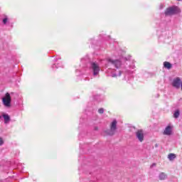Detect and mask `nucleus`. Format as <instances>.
Listing matches in <instances>:
<instances>
[{
	"label": "nucleus",
	"instance_id": "f257e3e1",
	"mask_svg": "<svg viewBox=\"0 0 182 182\" xmlns=\"http://www.w3.org/2000/svg\"><path fill=\"white\" fill-rule=\"evenodd\" d=\"M117 130V120L113 119L109 124V129L105 131L107 136H114Z\"/></svg>",
	"mask_w": 182,
	"mask_h": 182
},
{
	"label": "nucleus",
	"instance_id": "f03ea898",
	"mask_svg": "<svg viewBox=\"0 0 182 182\" xmlns=\"http://www.w3.org/2000/svg\"><path fill=\"white\" fill-rule=\"evenodd\" d=\"M181 10L179 9L178 7L173 6L168 7L165 11L166 16H172V15H177V14H180Z\"/></svg>",
	"mask_w": 182,
	"mask_h": 182
},
{
	"label": "nucleus",
	"instance_id": "7ed1b4c3",
	"mask_svg": "<svg viewBox=\"0 0 182 182\" xmlns=\"http://www.w3.org/2000/svg\"><path fill=\"white\" fill-rule=\"evenodd\" d=\"M1 102L5 107H11V103H12V97L9 92H6L1 99Z\"/></svg>",
	"mask_w": 182,
	"mask_h": 182
},
{
	"label": "nucleus",
	"instance_id": "20e7f679",
	"mask_svg": "<svg viewBox=\"0 0 182 182\" xmlns=\"http://www.w3.org/2000/svg\"><path fill=\"white\" fill-rule=\"evenodd\" d=\"M136 136L141 143L144 141V131H143V129L137 130L136 132Z\"/></svg>",
	"mask_w": 182,
	"mask_h": 182
},
{
	"label": "nucleus",
	"instance_id": "39448f33",
	"mask_svg": "<svg viewBox=\"0 0 182 182\" xmlns=\"http://www.w3.org/2000/svg\"><path fill=\"white\" fill-rule=\"evenodd\" d=\"M107 61L109 63H112V65H114L115 68H119V66H120V61L118 60H112V58H107Z\"/></svg>",
	"mask_w": 182,
	"mask_h": 182
},
{
	"label": "nucleus",
	"instance_id": "423d86ee",
	"mask_svg": "<svg viewBox=\"0 0 182 182\" xmlns=\"http://www.w3.org/2000/svg\"><path fill=\"white\" fill-rule=\"evenodd\" d=\"M173 129V127H171V125H168L164 132L163 134H164L165 136H171V130Z\"/></svg>",
	"mask_w": 182,
	"mask_h": 182
},
{
	"label": "nucleus",
	"instance_id": "0eeeda50",
	"mask_svg": "<svg viewBox=\"0 0 182 182\" xmlns=\"http://www.w3.org/2000/svg\"><path fill=\"white\" fill-rule=\"evenodd\" d=\"M92 69H93V72H94V75L95 76H96V75L99 74V65H97V64H96V63H93L92 64Z\"/></svg>",
	"mask_w": 182,
	"mask_h": 182
},
{
	"label": "nucleus",
	"instance_id": "6e6552de",
	"mask_svg": "<svg viewBox=\"0 0 182 182\" xmlns=\"http://www.w3.org/2000/svg\"><path fill=\"white\" fill-rule=\"evenodd\" d=\"M172 66L173 65L169 62L165 61L164 63V67L166 68V69H171Z\"/></svg>",
	"mask_w": 182,
	"mask_h": 182
},
{
	"label": "nucleus",
	"instance_id": "1a4fd4ad",
	"mask_svg": "<svg viewBox=\"0 0 182 182\" xmlns=\"http://www.w3.org/2000/svg\"><path fill=\"white\" fill-rule=\"evenodd\" d=\"M176 156L175 154H169L168 155V159L171 161L176 159Z\"/></svg>",
	"mask_w": 182,
	"mask_h": 182
},
{
	"label": "nucleus",
	"instance_id": "9d476101",
	"mask_svg": "<svg viewBox=\"0 0 182 182\" xmlns=\"http://www.w3.org/2000/svg\"><path fill=\"white\" fill-rule=\"evenodd\" d=\"M3 117L4 119V123H7L8 122H9V120H11V118L9 117V115H8V114H4Z\"/></svg>",
	"mask_w": 182,
	"mask_h": 182
},
{
	"label": "nucleus",
	"instance_id": "9b49d317",
	"mask_svg": "<svg viewBox=\"0 0 182 182\" xmlns=\"http://www.w3.org/2000/svg\"><path fill=\"white\" fill-rule=\"evenodd\" d=\"M166 178H167V175H166V173H161L159 175V179H160V180H166Z\"/></svg>",
	"mask_w": 182,
	"mask_h": 182
},
{
	"label": "nucleus",
	"instance_id": "f8f14e48",
	"mask_svg": "<svg viewBox=\"0 0 182 182\" xmlns=\"http://www.w3.org/2000/svg\"><path fill=\"white\" fill-rule=\"evenodd\" d=\"M180 116V111L176 110L173 114V117L175 119H178V117Z\"/></svg>",
	"mask_w": 182,
	"mask_h": 182
},
{
	"label": "nucleus",
	"instance_id": "ddd939ff",
	"mask_svg": "<svg viewBox=\"0 0 182 182\" xmlns=\"http://www.w3.org/2000/svg\"><path fill=\"white\" fill-rule=\"evenodd\" d=\"M98 113H100V114H103V113H105V109L103 108H100L98 109Z\"/></svg>",
	"mask_w": 182,
	"mask_h": 182
},
{
	"label": "nucleus",
	"instance_id": "4468645a",
	"mask_svg": "<svg viewBox=\"0 0 182 182\" xmlns=\"http://www.w3.org/2000/svg\"><path fill=\"white\" fill-rule=\"evenodd\" d=\"M6 22H8V18H5L3 19V23H4V25H6Z\"/></svg>",
	"mask_w": 182,
	"mask_h": 182
},
{
	"label": "nucleus",
	"instance_id": "2eb2a0df",
	"mask_svg": "<svg viewBox=\"0 0 182 182\" xmlns=\"http://www.w3.org/2000/svg\"><path fill=\"white\" fill-rule=\"evenodd\" d=\"M4 144V139L2 138H0V146H2Z\"/></svg>",
	"mask_w": 182,
	"mask_h": 182
},
{
	"label": "nucleus",
	"instance_id": "dca6fc26",
	"mask_svg": "<svg viewBox=\"0 0 182 182\" xmlns=\"http://www.w3.org/2000/svg\"><path fill=\"white\" fill-rule=\"evenodd\" d=\"M178 1H181V0H178Z\"/></svg>",
	"mask_w": 182,
	"mask_h": 182
}]
</instances>
